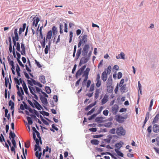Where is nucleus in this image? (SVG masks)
I'll return each instance as SVG.
<instances>
[{"instance_id": "f257e3e1", "label": "nucleus", "mask_w": 159, "mask_h": 159, "mask_svg": "<svg viewBox=\"0 0 159 159\" xmlns=\"http://www.w3.org/2000/svg\"><path fill=\"white\" fill-rule=\"evenodd\" d=\"M86 66V65H85L82 66L77 71L75 75L76 77L77 78L79 76H80L82 73H83L82 77H84V79L83 82V85H84L83 84L85 83L87 80L88 77L89 72L90 70V69L89 67H87L84 72H83Z\"/></svg>"}, {"instance_id": "f03ea898", "label": "nucleus", "mask_w": 159, "mask_h": 159, "mask_svg": "<svg viewBox=\"0 0 159 159\" xmlns=\"http://www.w3.org/2000/svg\"><path fill=\"white\" fill-rule=\"evenodd\" d=\"M30 79L31 80H27L28 83L30 85V86H29V88L30 92L31 93L34 95V98L36 99H37L38 97L36 94V93H39V92L41 91V89L36 86H33V81L34 80H35L32 78H30Z\"/></svg>"}, {"instance_id": "7ed1b4c3", "label": "nucleus", "mask_w": 159, "mask_h": 159, "mask_svg": "<svg viewBox=\"0 0 159 159\" xmlns=\"http://www.w3.org/2000/svg\"><path fill=\"white\" fill-rule=\"evenodd\" d=\"M88 36L86 34H84L81 37L79 42L78 43V47L80 48L81 45L85 43L87 41Z\"/></svg>"}, {"instance_id": "20e7f679", "label": "nucleus", "mask_w": 159, "mask_h": 159, "mask_svg": "<svg viewBox=\"0 0 159 159\" xmlns=\"http://www.w3.org/2000/svg\"><path fill=\"white\" fill-rule=\"evenodd\" d=\"M116 133L117 135L119 136H124L126 133L125 130L121 126L118 127L116 131Z\"/></svg>"}, {"instance_id": "39448f33", "label": "nucleus", "mask_w": 159, "mask_h": 159, "mask_svg": "<svg viewBox=\"0 0 159 159\" xmlns=\"http://www.w3.org/2000/svg\"><path fill=\"white\" fill-rule=\"evenodd\" d=\"M16 87L18 91L17 93L18 96L20 97V99L22 100L23 99V95H24V93L22 88H19L18 85H16Z\"/></svg>"}, {"instance_id": "423d86ee", "label": "nucleus", "mask_w": 159, "mask_h": 159, "mask_svg": "<svg viewBox=\"0 0 159 159\" xmlns=\"http://www.w3.org/2000/svg\"><path fill=\"white\" fill-rule=\"evenodd\" d=\"M21 50H20V52L21 54L22 55L25 56L26 55V52L25 45L24 43L23 42H22L21 43Z\"/></svg>"}, {"instance_id": "0eeeda50", "label": "nucleus", "mask_w": 159, "mask_h": 159, "mask_svg": "<svg viewBox=\"0 0 159 159\" xmlns=\"http://www.w3.org/2000/svg\"><path fill=\"white\" fill-rule=\"evenodd\" d=\"M100 75L99 74L97 75L96 79V81L97 83L96 84V86L97 87H99L101 85V82L100 80Z\"/></svg>"}, {"instance_id": "6e6552de", "label": "nucleus", "mask_w": 159, "mask_h": 159, "mask_svg": "<svg viewBox=\"0 0 159 159\" xmlns=\"http://www.w3.org/2000/svg\"><path fill=\"white\" fill-rule=\"evenodd\" d=\"M89 48V46L88 44H86L84 45L83 49V54L84 56L87 54Z\"/></svg>"}, {"instance_id": "1a4fd4ad", "label": "nucleus", "mask_w": 159, "mask_h": 159, "mask_svg": "<svg viewBox=\"0 0 159 159\" xmlns=\"http://www.w3.org/2000/svg\"><path fill=\"white\" fill-rule=\"evenodd\" d=\"M118 106L116 104L114 105L112 107V112L113 114L115 115L116 114L118 111Z\"/></svg>"}, {"instance_id": "9d476101", "label": "nucleus", "mask_w": 159, "mask_h": 159, "mask_svg": "<svg viewBox=\"0 0 159 159\" xmlns=\"http://www.w3.org/2000/svg\"><path fill=\"white\" fill-rule=\"evenodd\" d=\"M33 26H34L35 27H36L38 25V22L39 21V18L38 17L36 18L34 17L33 18Z\"/></svg>"}, {"instance_id": "9b49d317", "label": "nucleus", "mask_w": 159, "mask_h": 159, "mask_svg": "<svg viewBox=\"0 0 159 159\" xmlns=\"http://www.w3.org/2000/svg\"><path fill=\"white\" fill-rule=\"evenodd\" d=\"M88 60L89 59L86 57H82L80 60V61L79 64V66H80L82 64H85L87 63L88 62Z\"/></svg>"}, {"instance_id": "f8f14e48", "label": "nucleus", "mask_w": 159, "mask_h": 159, "mask_svg": "<svg viewBox=\"0 0 159 159\" xmlns=\"http://www.w3.org/2000/svg\"><path fill=\"white\" fill-rule=\"evenodd\" d=\"M13 42L14 43V46L16 47V49L18 52L20 51V45L19 42H16L14 41V39L13 40Z\"/></svg>"}, {"instance_id": "ddd939ff", "label": "nucleus", "mask_w": 159, "mask_h": 159, "mask_svg": "<svg viewBox=\"0 0 159 159\" xmlns=\"http://www.w3.org/2000/svg\"><path fill=\"white\" fill-rule=\"evenodd\" d=\"M107 74L106 71H104L102 73L101 78L102 80L104 82L106 81L107 79Z\"/></svg>"}, {"instance_id": "4468645a", "label": "nucleus", "mask_w": 159, "mask_h": 159, "mask_svg": "<svg viewBox=\"0 0 159 159\" xmlns=\"http://www.w3.org/2000/svg\"><path fill=\"white\" fill-rule=\"evenodd\" d=\"M40 99L43 104L44 105L47 106L48 103L47 99L42 95L40 96Z\"/></svg>"}, {"instance_id": "2eb2a0df", "label": "nucleus", "mask_w": 159, "mask_h": 159, "mask_svg": "<svg viewBox=\"0 0 159 159\" xmlns=\"http://www.w3.org/2000/svg\"><path fill=\"white\" fill-rule=\"evenodd\" d=\"M153 131L155 133L159 132V125L157 124H154L153 126Z\"/></svg>"}, {"instance_id": "dca6fc26", "label": "nucleus", "mask_w": 159, "mask_h": 159, "mask_svg": "<svg viewBox=\"0 0 159 159\" xmlns=\"http://www.w3.org/2000/svg\"><path fill=\"white\" fill-rule=\"evenodd\" d=\"M82 52V48H80L77 50L75 59L77 60L79 58Z\"/></svg>"}, {"instance_id": "f3484780", "label": "nucleus", "mask_w": 159, "mask_h": 159, "mask_svg": "<svg viewBox=\"0 0 159 159\" xmlns=\"http://www.w3.org/2000/svg\"><path fill=\"white\" fill-rule=\"evenodd\" d=\"M5 85L6 87H7L8 84H9V89H11V83L9 82V79L8 78L7 79V78H5Z\"/></svg>"}, {"instance_id": "a211bd4d", "label": "nucleus", "mask_w": 159, "mask_h": 159, "mask_svg": "<svg viewBox=\"0 0 159 159\" xmlns=\"http://www.w3.org/2000/svg\"><path fill=\"white\" fill-rule=\"evenodd\" d=\"M34 107H36L37 109L39 110H41V108H42L41 105L36 100H34Z\"/></svg>"}, {"instance_id": "6ab92c4d", "label": "nucleus", "mask_w": 159, "mask_h": 159, "mask_svg": "<svg viewBox=\"0 0 159 159\" xmlns=\"http://www.w3.org/2000/svg\"><path fill=\"white\" fill-rule=\"evenodd\" d=\"M108 100V96L106 94L104 95L103 98L102 100V103L104 104L106 103Z\"/></svg>"}, {"instance_id": "aec40b11", "label": "nucleus", "mask_w": 159, "mask_h": 159, "mask_svg": "<svg viewBox=\"0 0 159 159\" xmlns=\"http://www.w3.org/2000/svg\"><path fill=\"white\" fill-rule=\"evenodd\" d=\"M149 117V113L148 112H147L144 121V124L143 125L142 127L144 128L145 124H146L147 121L148 120Z\"/></svg>"}, {"instance_id": "412c9836", "label": "nucleus", "mask_w": 159, "mask_h": 159, "mask_svg": "<svg viewBox=\"0 0 159 159\" xmlns=\"http://www.w3.org/2000/svg\"><path fill=\"white\" fill-rule=\"evenodd\" d=\"M107 86H112V80L111 77H110L108 78L107 82Z\"/></svg>"}, {"instance_id": "4be33fe9", "label": "nucleus", "mask_w": 159, "mask_h": 159, "mask_svg": "<svg viewBox=\"0 0 159 159\" xmlns=\"http://www.w3.org/2000/svg\"><path fill=\"white\" fill-rule=\"evenodd\" d=\"M159 119V116L158 114H157L154 118L152 121V124H154L157 123Z\"/></svg>"}, {"instance_id": "5701e85b", "label": "nucleus", "mask_w": 159, "mask_h": 159, "mask_svg": "<svg viewBox=\"0 0 159 159\" xmlns=\"http://www.w3.org/2000/svg\"><path fill=\"white\" fill-rule=\"evenodd\" d=\"M125 55L124 53L123 52H120V54H118L117 56H116V58L117 59H119L121 58L123 59H125Z\"/></svg>"}, {"instance_id": "b1692460", "label": "nucleus", "mask_w": 159, "mask_h": 159, "mask_svg": "<svg viewBox=\"0 0 159 159\" xmlns=\"http://www.w3.org/2000/svg\"><path fill=\"white\" fill-rule=\"evenodd\" d=\"M26 26V24L24 23L23 25L22 29L21 27L19 29V34L20 35L21 34L22 31L24 32Z\"/></svg>"}, {"instance_id": "393cba45", "label": "nucleus", "mask_w": 159, "mask_h": 159, "mask_svg": "<svg viewBox=\"0 0 159 159\" xmlns=\"http://www.w3.org/2000/svg\"><path fill=\"white\" fill-rule=\"evenodd\" d=\"M52 35V31L51 30L49 31L47 33V35L46 36V40H47L48 39H51Z\"/></svg>"}, {"instance_id": "a878e982", "label": "nucleus", "mask_w": 159, "mask_h": 159, "mask_svg": "<svg viewBox=\"0 0 159 159\" xmlns=\"http://www.w3.org/2000/svg\"><path fill=\"white\" fill-rule=\"evenodd\" d=\"M123 144V143L122 142H120L119 143H118L116 144L115 145V147L116 148H117V149H118L119 150V149L122 147V145Z\"/></svg>"}, {"instance_id": "bb28decb", "label": "nucleus", "mask_w": 159, "mask_h": 159, "mask_svg": "<svg viewBox=\"0 0 159 159\" xmlns=\"http://www.w3.org/2000/svg\"><path fill=\"white\" fill-rule=\"evenodd\" d=\"M107 92L110 93H112L113 91V87L112 86H107Z\"/></svg>"}, {"instance_id": "cd10ccee", "label": "nucleus", "mask_w": 159, "mask_h": 159, "mask_svg": "<svg viewBox=\"0 0 159 159\" xmlns=\"http://www.w3.org/2000/svg\"><path fill=\"white\" fill-rule=\"evenodd\" d=\"M9 105L11 106V110H12L14 109V103L12 102L11 100L9 101Z\"/></svg>"}, {"instance_id": "c85d7f7f", "label": "nucleus", "mask_w": 159, "mask_h": 159, "mask_svg": "<svg viewBox=\"0 0 159 159\" xmlns=\"http://www.w3.org/2000/svg\"><path fill=\"white\" fill-rule=\"evenodd\" d=\"M115 151L117 153V155L122 157H123L124 155L118 149H115Z\"/></svg>"}, {"instance_id": "c756f323", "label": "nucleus", "mask_w": 159, "mask_h": 159, "mask_svg": "<svg viewBox=\"0 0 159 159\" xmlns=\"http://www.w3.org/2000/svg\"><path fill=\"white\" fill-rule=\"evenodd\" d=\"M124 118L122 116H118L116 118V120L120 123L122 122L123 121Z\"/></svg>"}, {"instance_id": "7c9ffc66", "label": "nucleus", "mask_w": 159, "mask_h": 159, "mask_svg": "<svg viewBox=\"0 0 159 159\" xmlns=\"http://www.w3.org/2000/svg\"><path fill=\"white\" fill-rule=\"evenodd\" d=\"M100 89H96L95 93V96H94V98L95 99H97L98 97H99V95L100 93Z\"/></svg>"}, {"instance_id": "2f4dec72", "label": "nucleus", "mask_w": 159, "mask_h": 159, "mask_svg": "<svg viewBox=\"0 0 159 159\" xmlns=\"http://www.w3.org/2000/svg\"><path fill=\"white\" fill-rule=\"evenodd\" d=\"M16 135L14 133H13L12 131H11L9 133V138L10 139H11V138H12V139H14Z\"/></svg>"}, {"instance_id": "473e14b6", "label": "nucleus", "mask_w": 159, "mask_h": 159, "mask_svg": "<svg viewBox=\"0 0 159 159\" xmlns=\"http://www.w3.org/2000/svg\"><path fill=\"white\" fill-rule=\"evenodd\" d=\"M91 143L93 145H97L99 143V141L97 139H93L91 141Z\"/></svg>"}, {"instance_id": "72a5a7b5", "label": "nucleus", "mask_w": 159, "mask_h": 159, "mask_svg": "<svg viewBox=\"0 0 159 159\" xmlns=\"http://www.w3.org/2000/svg\"><path fill=\"white\" fill-rule=\"evenodd\" d=\"M39 80L43 84L45 83L46 82L45 76L43 75L40 76Z\"/></svg>"}, {"instance_id": "f704fd0d", "label": "nucleus", "mask_w": 159, "mask_h": 159, "mask_svg": "<svg viewBox=\"0 0 159 159\" xmlns=\"http://www.w3.org/2000/svg\"><path fill=\"white\" fill-rule=\"evenodd\" d=\"M95 103L94 104H91L89 105L88 106H87L85 108V110L86 111H88L92 107H93V106H94L95 105Z\"/></svg>"}, {"instance_id": "c9c22d12", "label": "nucleus", "mask_w": 159, "mask_h": 159, "mask_svg": "<svg viewBox=\"0 0 159 159\" xmlns=\"http://www.w3.org/2000/svg\"><path fill=\"white\" fill-rule=\"evenodd\" d=\"M103 118L102 117H98L96 118L95 121L98 123H101L102 122Z\"/></svg>"}, {"instance_id": "e433bc0d", "label": "nucleus", "mask_w": 159, "mask_h": 159, "mask_svg": "<svg viewBox=\"0 0 159 159\" xmlns=\"http://www.w3.org/2000/svg\"><path fill=\"white\" fill-rule=\"evenodd\" d=\"M23 88L24 89L25 93L27 94H29V93L28 91V88L26 87L25 84H24L23 86Z\"/></svg>"}, {"instance_id": "4c0bfd02", "label": "nucleus", "mask_w": 159, "mask_h": 159, "mask_svg": "<svg viewBox=\"0 0 159 159\" xmlns=\"http://www.w3.org/2000/svg\"><path fill=\"white\" fill-rule=\"evenodd\" d=\"M36 151L35 152V156L36 157L40 159L42 154V152H41L40 153H39V151Z\"/></svg>"}, {"instance_id": "58836bf2", "label": "nucleus", "mask_w": 159, "mask_h": 159, "mask_svg": "<svg viewBox=\"0 0 159 159\" xmlns=\"http://www.w3.org/2000/svg\"><path fill=\"white\" fill-rule=\"evenodd\" d=\"M34 150L35 151H39V152L41 151V148L39 146V145H35Z\"/></svg>"}, {"instance_id": "ea45409f", "label": "nucleus", "mask_w": 159, "mask_h": 159, "mask_svg": "<svg viewBox=\"0 0 159 159\" xmlns=\"http://www.w3.org/2000/svg\"><path fill=\"white\" fill-rule=\"evenodd\" d=\"M33 83L34 84L38 86L40 88L42 87L43 86L40 83L37 82L35 80H34Z\"/></svg>"}, {"instance_id": "a19ab883", "label": "nucleus", "mask_w": 159, "mask_h": 159, "mask_svg": "<svg viewBox=\"0 0 159 159\" xmlns=\"http://www.w3.org/2000/svg\"><path fill=\"white\" fill-rule=\"evenodd\" d=\"M52 31L53 35L56 34L57 33V28L55 26H53L52 28Z\"/></svg>"}, {"instance_id": "79ce46f5", "label": "nucleus", "mask_w": 159, "mask_h": 159, "mask_svg": "<svg viewBox=\"0 0 159 159\" xmlns=\"http://www.w3.org/2000/svg\"><path fill=\"white\" fill-rule=\"evenodd\" d=\"M27 120H28V123L30 125H32L33 123L32 120H31V118L29 116L27 117Z\"/></svg>"}, {"instance_id": "37998d69", "label": "nucleus", "mask_w": 159, "mask_h": 159, "mask_svg": "<svg viewBox=\"0 0 159 159\" xmlns=\"http://www.w3.org/2000/svg\"><path fill=\"white\" fill-rule=\"evenodd\" d=\"M69 37H70V40L69 43H71L72 41V38H73V32L72 31H70L69 32Z\"/></svg>"}, {"instance_id": "c03bdc74", "label": "nucleus", "mask_w": 159, "mask_h": 159, "mask_svg": "<svg viewBox=\"0 0 159 159\" xmlns=\"http://www.w3.org/2000/svg\"><path fill=\"white\" fill-rule=\"evenodd\" d=\"M111 67L110 66H109L107 70H106V71L107 72V74H110V72H111Z\"/></svg>"}, {"instance_id": "a18cd8bd", "label": "nucleus", "mask_w": 159, "mask_h": 159, "mask_svg": "<svg viewBox=\"0 0 159 159\" xmlns=\"http://www.w3.org/2000/svg\"><path fill=\"white\" fill-rule=\"evenodd\" d=\"M45 89L46 90V91L49 94L50 93H51V90L50 88L49 87H46L45 88Z\"/></svg>"}, {"instance_id": "49530a36", "label": "nucleus", "mask_w": 159, "mask_h": 159, "mask_svg": "<svg viewBox=\"0 0 159 159\" xmlns=\"http://www.w3.org/2000/svg\"><path fill=\"white\" fill-rule=\"evenodd\" d=\"M43 48H44L45 45V37H44L43 41L40 42Z\"/></svg>"}, {"instance_id": "de8ad7c7", "label": "nucleus", "mask_w": 159, "mask_h": 159, "mask_svg": "<svg viewBox=\"0 0 159 159\" xmlns=\"http://www.w3.org/2000/svg\"><path fill=\"white\" fill-rule=\"evenodd\" d=\"M40 112L43 116H49V113L45 111H40Z\"/></svg>"}, {"instance_id": "09e8293b", "label": "nucleus", "mask_w": 159, "mask_h": 159, "mask_svg": "<svg viewBox=\"0 0 159 159\" xmlns=\"http://www.w3.org/2000/svg\"><path fill=\"white\" fill-rule=\"evenodd\" d=\"M8 61L10 65L11 66L14 65V61L12 60H11L10 58H8Z\"/></svg>"}, {"instance_id": "8fccbe9b", "label": "nucleus", "mask_w": 159, "mask_h": 159, "mask_svg": "<svg viewBox=\"0 0 159 159\" xmlns=\"http://www.w3.org/2000/svg\"><path fill=\"white\" fill-rule=\"evenodd\" d=\"M16 55L17 57H16V59L17 61L20 60V58L21 55L20 53L18 52H16Z\"/></svg>"}, {"instance_id": "3c124183", "label": "nucleus", "mask_w": 159, "mask_h": 159, "mask_svg": "<svg viewBox=\"0 0 159 159\" xmlns=\"http://www.w3.org/2000/svg\"><path fill=\"white\" fill-rule=\"evenodd\" d=\"M19 38L18 35H15L14 37L13 36L12 37V40L13 41V40L14 39V41H15L16 42L18 40Z\"/></svg>"}, {"instance_id": "603ef678", "label": "nucleus", "mask_w": 159, "mask_h": 159, "mask_svg": "<svg viewBox=\"0 0 159 159\" xmlns=\"http://www.w3.org/2000/svg\"><path fill=\"white\" fill-rule=\"evenodd\" d=\"M95 110V108H93L91 111H89L87 114V115H91Z\"/></svg>"}, {"instance_id": "864d4df0", "label": "nucleus", "mask_w": 159, "mask_h": 159, "mask_svg": "<svg viewBox=\"0 0 159 159\" xmlns=\"http://www.w3.org/2000/svg\"><path fill=\"white\" fill-rule=\"evenodd\" d=\"M97 115L95 114H93L92 115L90 116L88 120H92Z\"/></svg>"}, {"instance_id": "5fc2aeb1", "label": "nucleus", "mask_w": 159, "mask_h": 159, "mask_svg": "<svg viewBox=\"0 0 159 159\" xmlns=\"http://www.w3.org/2000/svg\"><path fill=\"white\" fill-rule=\"evenodd\" d=\"M63 25L61 24L60 25V32L61 34L63 33Z\"/></svg>"}, {"instance_id": "6e6d98bb", "label": "nucleus", "mask_w": 159, "mask_h": 159, "mask_svg": "<svg viewBox=\"0 0 159 159\" xmlns=\"http://www.w3.org/2000/svg\"><path fill=\"white\" fill-rule=\"evenodd\" d=\"M5 141V139L3 135L1 134V136L0 135V141L1 142H2L3 141Z\"/></svg>"}, {"instance_id": "4d7b16f0", "label": "nucleus", "mask_w": 159, "mask_h": 159, "mask_svg": "<svg viewBox=\"0 0 159 159\" xmlns=\"http://www.w3.org/2000/svg\"><path fill=\"white\" fill-rule=\"evenodd\" d=\"M76 50V45H75L74 46V49L73 53V57H75V54Z\"/></svg>"}, {"instance_id": "13d9d810", "label": "nucleus", "mask_w": 159, "mask_h": 159, "mask_svg": "<svg viewBox=\"0 0 159 159\" xmlns=\"http://www.w3.org/2000/svg\"><path fill=\"white\" fill-rule=\"evenodd\" d=\"M94 84H92L90 88L89 91L92 92L94 90Z\"/></svg>"}, {"instance_id": "bf43d9fd", "label": "nucleus", "mask_w": 159, "mask_h": 159, "mask_svg": "<svg viewBox=\"0 0 159 159\" xmlns=\"http://www.w3.org/2000/svg\"><path fill=\"white\" fill-rule=\"evenodd\" d=\"M14 80L15 83L17 84V85H18V86H19V85H20V82L19 81V80L17 78H14Z\"/></svg>"}, {"instance_id": "052dcab7", "label": "nucleus", "mask_w": 159, "mask_h": 159, "mask_svg": "<svg viewBox=\"0 0 159 159\" xmlns=\"http://www.w3.org/2000/svg\"><path fill=\"white\" fill-rule=\"evenodd\" d=\"M109 111L108 110H105L103 112V114L104 115L106 116H107L108 115Z\"/></svg>"}, {"instance_id": "680f3d73", "label": "nucleus", "mask_w": 159, "mask_h": 159, "mask_svg": "<svg viewBox=\"0 0 159 159\" xmlns=\"http://www.w3.org/2000/svg\"><path fill=\"white\" fill-rule=\"evenodd\" d=\"M64 31L66 33H67L68 32V28H67V25L66 23H65L64 24Z\"/></svg>"}, {"instance_id": "e2e57ef3", "label": "nucleus", "mask_w": 159, "mask_h": 159, "mask_svg": "<svg viewBox=\"0 0 159 159\" xmlns=\"http://www.w3.org/2000/svg\"><path fill=\"white\" fill-rule=\"evenodd\" d=\"M30 146V144L29 141H27L25 143V147L26 148H28Z\"/></svg>"}, {"instance_id": "0e129e2a", "label": "nucleus", "mask_w": 159, "mask_h": 159, "mask_svg": "<svg viewBox=\"0 0 159 159\" xmlns=\"http://www.w3.org/2000/svg\"><path fill=\"white\" fill-rule=\"evenodd\" d=\"M122 74L121 72H119L118 73L117 78L118 79H120L122 77Z\"/></svg>"}, {"instance_id": "69168bd1", "label": "nucleus", "mask_w": 159, "mask_h": 159, "mask_svg": "<svg viewBox=\"0 0 159 159\" xmlns=\"http://www.w3.org/2000/svg\"><path fill=\"white\" fill-rule=\"evenodd\" d=\"M89 130L90 131H92L93 132H95L97 130V129L96 128H90L89 129Z\"/></svg>"}, {"instance_id": "338daca9", "label": "nucleus", "mask_w": 159, "mask_h": 159, "mask_svg": "<svg viewBox=\"0 0 159 159\" xmlns=\"http://www.w3.org/2000/svg\"><path fill=\"white\" fill-rule=\"evenodd\" d=\"M35 62L37 65V66L39 68H41L42 67L41 65L36 60H35Z\"/></svg>"}, {"instance_id": "774afa93", "label": "nucleus", "mask_w": 159, "mask_h": 159, "mask_svg": "<svg viewBox=\"0 0 159 159\" xmlns=\"http://www.w3.org/2000/svg\"><path fill=\"white\" fill-rule=\"evenodd\" d=\"M116 132V130L114 128H112L111 129L110 131V133L114 134H115Z\"/></svg>"}]
</instances>
